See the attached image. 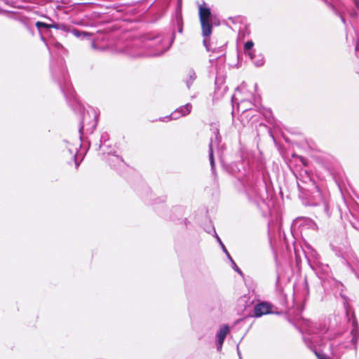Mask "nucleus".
Here are the masks:
<instances>
[{
	"mask_svg": "<svg viewBox=\"0 0 359 359\" xmlns=\"http://www.w3.org/2000/svg\"><path fill=\"white\" fill-rule=\"evenodd\" d=\"M73 33L76 36H80V32L78 30H74Z\"/></svg>",
	"mask_w": 359,
	"mask_h": 359,
	"instance_id": "nucleus-13",
	"label": "nucleus"
},
{
	"mask_svg": "<svg viewBox=\"0 0 359 359\" xmlns=\"http://www.w3.org/2000/svg\"><path fill=\"white\" fill-rule=\"evenodd\" d=\"M217 241H218V243H219L220 245H222V244H223V243L222 242V241L219 238V237L217 236Z\"/></svg>",
	"mask_w": 359,
	"mask_h": 359,
	"instance_id": "nucleus-14",
	"label": "nucleus"
},
{
	"mask_svg": "<svg viewBox=\"0 0 359 359\" xmlns=\"http://www.w3.org/2000/svg\"><path fill=\"white\" fill-rule=\"evenodd\" d=\"M210 162L212 168H213L215 165L214 158H213V152L212 149V146H210Z\"/></svg>",
	"mask_w": 359,
	"mask_h": 359,
	"instance_id": "nucleus-9",
	"label": "nucleus"
},
{
	"mask_svg": "<svg viewBox=\"0 0 359 359\" xmlns=\"http://www.w3.org/2000/svg\"><path fill=\"white\" fill-rule=\"evenodd\" d=\"M229 332V328L227 325H224L219 329V330L217 334V349L218 350H220L222 348L224 341Z\"/></svg>",
	"mask_w": 359,
	"mask_h": 359,
	"instance_id": "nucleus-5",
	"label": "nucleus"
},
{
	"mask_svg": "<svg viewBox=\"0 0 359 359\" xmlns=\"http://www.w3.org/2000/svg\"><path fill=\"white\" fill-rule=\"evenodd\" d=\"M272 305L267 302H262L257 304L254 309V316L261 317L264 315L271 313Z\"/></svg>",
	"mask_w": 359,
	"mask_h": 359,
	"instance_id": "nucleus-2",
	"label": "nucleus"
},
{
	"mask_svg": "<svg viewBox=\"0 0 359 359\" xmlns=\"http://www.w3.org/2000/svg\"><path fill=\"white\" fill-rule=\"evenodd\" d=\"M203 43H204V44L205 45V43H206V40H204V41H203Z\"/></svg>",
	"mask_w": 359,
	"mask_h": 359,
	"instance_id": "nucleus-17",
	"label": "nucleus"
},
{
	"mask_svg": "<svg viewBox=\"0 0 359 359\" xmlns=\"http://www.w3.org/2000/svg\"><path fill=\"white\" fill-rule=\"evenodd\" d=\"M42 1H43V2L41 3L42 4H46V3L52 1V0H42Z\"/></svg>",
	"mask_w": 359,
	"mask_h": 359,
	"instance_id": "nucleus-15",
	"label": "nucleus"
},
{
	"mask_svg": "<svg viewBox=\"0 0 359 359\" xmlns=\"http://www.w3.org/2000/svg\"><path fill=\"white\" fill-rule=\"evenodd\" d=\"M199 17L202 32L204 36H209L212 33L211 12L208 8L199 6Z\"/></svg>",
	"mask_w": 359,
	"mask_h": 359,
	"instance_id": "nucleus-1",
	"label": "nucleus"
},
{
	"mask_svg": "<svg viewBox=\"0 0 359 359\" xmlns=\"http://www.w3.org/2000/svg\"><path fill=\"white\" fill-rule=\"evenodd\" d=\"M191 110V105L190 104H187L186 105L180 107L176 111H175L170 115V119H177L180 116H185L190 113Z\"/></svg>",
	"mask_w": 359,
	"mask_h": 359,
	"instance_id": "nucleus-4",
	"label": "nucleus"
},
{
	"mask_svg": "<svg viewBox=\"0 0 359 359\" xmlns=\"http://www.w3.org/2000/svg\"><path fill=\"white\" fill-rule=\"evenodd\" d=\"M248 55L250 57L251 60H253L257 67H261L264 65V57L262 55L253 56L252 53H249Z\"/></svg>",
	"mask_w": 359,
	"mask_h": 359,
	"instance_id": "nucleus-6",
	"label": "nucleus"
},
{
	"mask_svg": "<svg viewBox=\"0 0 359 359\" xmlns=\"http://www.w3.org/2000/svg\"><path fill=\"white\" fill-rule=\"evenodd\" d=\"M221 247H222V248L223 251L226 253V255H227V257H229V259H231V256H230L229 253L228 252L227 250L226 249V248H225L224 245V244H222Z\"/></svg>",
	"mask_w": 359,
	"mask_h": 359,
	"instance_id": "nucleus-11",
	"label": "nucleus"
},
{
	"mask_svg": "<svg viewBox=\"0 0 359 359\" xmlns=\"http://www.w3.org/2000/svg\"><path fill=\"white\" fill-rule=\"evenodd\" d=\"M238 355H239V358L241 359V356L240 353H238Z\"/></svg>",
	"mask_w": 359,
	"mask_h": 359,
	"instance_id": "nucleus-16",
	"label": "nucleus"
},
{
	"mask_svg": "<svg viewBox=\"0 0 359 359\" xmlns=\"http://www.w3.org/2000/svg\"><path fill=\"white\" fill-rule=\"evenodd\" d=\"M254 46V43L251 41H248L245 43L244 48L246 53L248 55L250 52V50Z\"/></svg>",
	"mask_w": 359,
	"mask_h": 359,
	"instance_id": "nucleus-7",
	"label": "nucleus"
},
{
	"mask_svg": "<svg viewBox=\"0 0 359 359\" xmlns=\"http://www.w3.org/2000/svg\"><path fill=\"white\" fill-rule=\"evenodd\" d=\"M245 84L241 85L240 87H238L236 89L235 94L232 97L233 104H237L238 109L239 111H245L248 110L251 105V103H248L246 106H243L245 104V102H243V101H242L241 102H238L239 97H240V93L242 90H243L245 89Z\"/></svg>",
	"mask_w": 359,
	"mask_h": 359,
	"instance_id": "nucleus-3",
	"label": "nucleus"
},
{
	"mask_svg": "<svg viewBox=\"0 0 359 359\" xmlns=\"http://www.w3.org/2000/svg\"><path fill=\"white\" fill-rule=\"evenodd\" d=\"M230 259V260L231 261V262H232V264H233V269H234L236 271H238L239 273H241V271H240V269L238 268V266H236V263L233 262V260L231 258V259Z\"/></svg>",
	"mask_w": 359,
	"mask_h": 359,
	"instance_id": "nucleus-10",
	"label": "nucleus"
},
{
	"mask_svg": "<svg viewBox=\"0 0 359 359\" xmlns=\"http://www.w3.org/2000/svg\"><path fill=\"white\" fill-rule=\"evenodd\" d=\"M36 26L38 29H41L42 27L43 28H49V27H55V25H48L45 22H36Z\"/></svg>",
	"mask_w": 359,
	"mask_h": 359,
	"instance_id": "nucleus-8",
	"label": "nucleus"
},
{
	"mask_svg": "<svg viewBox=\"0 0 359 359\" xmlns=\"http://www.w3.org/2000/svg\"><path fill=\"white\" fill-rule=\"evenodd\" d=\"M189 77H190L191 81H194L196 79L195 73L192 71H190L189 72Z\"/></svg>",
	"mask_w": 359,
	"mask_h": 359,
	"instance_id": "nucleus-12",
	"label": "nucleus"
}]
</instances>
